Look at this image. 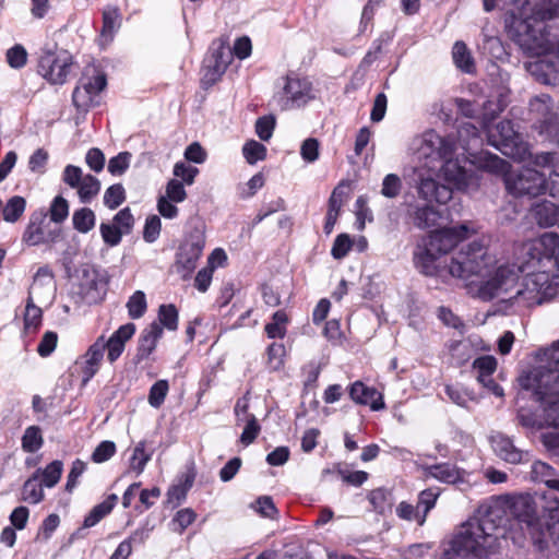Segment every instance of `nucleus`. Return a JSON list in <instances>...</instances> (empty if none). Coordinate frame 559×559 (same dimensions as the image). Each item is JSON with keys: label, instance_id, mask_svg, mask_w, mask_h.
I'll list each match as a JSON object with an SVG mask.
<instances>
[{"label": "nucleus", "instance_id": "1", "mask_svg": "<svg viewBox=\"0 0 559 559\" xmlns=\"http://www.w3.org/2000/svg\"><path fill=\"white\" fill-rule=\"evenodd\" d=\"M416 269L427 276L445 275L463 281L468 294L481 301H496L500 311L538 304L550 296L554 286L548 275L532 274L519 282L520 269L500 261L483 239L462 246L448 261L430 245L414 253Z\"/></svg>", "mask_w": 559, "mask_h": 559}, {"label": "nucleus", "instance_id": "2", "mask_svg": "<svg viewBox=\"0 0 559 559\" xmlns=\"http://www.w3.org/2000/svg\"><path fill=\"white\" fill-rule=\"evenodd\" d=\"M504 27L531 60L539 63L558 55L559 38L549 32V22L559 21V0H506L503 4Z\"/></svg>", "mask_w": 559, "mask_h": 559}, {"label": "nucleus", "instance_id": "3", "mask_svg": "<svg viewBox=\"0 0 559 559\" xmlns=\"http://www.w3.org/2000/svg\"><path fill=\"white\" fill-rule=\"evenodd\" d=\"M520 249L523 255L530 257V260L532 261L536 260L538 265L537 270L527 272L526 274L523 275L525 271L524 262L518 263L509 259L498 257L497 259L500 261H508L519 266V282H523L527 276L532 274L544 273L548 275L550 284L554 286V289L551 295L546 297V299L542 300L540 302L524 308L502 311L506 314L521 313L532 308L542 306L555 299L556 296L559 294V236L556 233H545L536 239L525 241L524 243L521 245Z\"/></svg>", "mask_w": 559, "mask_h": 559}, {"label": "nucleus", "instance_id": "4", "mask_svg": "<svg viewBox=\"0 0 559 559\" xmlns=\"http://www.w3.org/2000/svg\"><path fill=\"white\" fill-rule=\"evenodd\" d=\"M518 382L523 390L532 392L542 408L549 400L559 397V341L539 354L536 366L523 371Z\"/></svg>", "mask_w": 559, "mask_h": 559}, {"label": "nucleus", "instance_id": "5", "mask_svg": "<svg viewBox=\"0 0 559 559\" xmlns=\"http://www.w3.org/2000/svg\"><path fill=\"white\" fill-rule=\"evenodd\" d=\"M496 526L485 519L473 518L461 525L444 551L442 559L461 557L481 558L487 556L497 544Z\"/></svg>", "mask_w": 559, "mask_h": 559}, {"label": "nucleus", "instance_id": "6", "mask_svg": "<svg viewBox=\"0 0 559 559\" xmlns=\"http://www.w3.org/2000/svg\"><path fill=\"white\" fill-rule=\"evenodd\" d=\"M484 127L487 130L491 145L500 150L502 154L520 162L531 157L532 154L527 143L514 130L511 121H500L495 128H489L487 121H485Z\"/></svg>", "mask_w": 559, "mask_h": 559}, {"label": "nucleus", "instance_id": "7", "mask_svg": "<svg viewBox=\"0 0 559 559\" xmlns=\"http://www.w3.org/2000/svg\"><path fill=\"white\" fill-rule=\"evenodd\" d=\"M314 98L316 90L312 82L308 78L294 73L283 79V84L274 96L277 106L282 110L304 107Z\"/></svg>", "mask_w": 559, "mask_h": 559}, {"label": "nucleus", "instance_id": "8", "mask_svg": "<svg viewBox=\"0 0 559 559\" xmlns=\"http://www.w3.org/2000/svg\"><path fill=\"white\" fill-rule=\"evenodd\" d=\"M504 185L508 193L514 198L533 199L547 191L545 174L528 167L508 173Z\"/></svg>", "mask_w": 559, "mask_h": 559}, {"label": "nucleus", "instance_id": "9", "mask_svg": "<svg viewBox=\"0 0 559 559\" xmlns=\"http://www.w3.org/2000/svg\"><path fill=\"white\" fill-rule=\"evenodd\" d=\"M413 148L418 160H425L428 171H432L435 166L431 164L439 163L441 158L452 155L453 144L435 131L429 130L414 140Z\"/></svg>", "mask_w": 559, "mask_h": 559}, {"label": "nucleus", "instance_id": "10", "mask_svg": "<svg viewBox=\"0 0 559 559\" xmlns=\"http://www.w3.org/2000/svg\"><path fill=\"white\" fill-rule=\"evenodd\" d=\"M73 59L71 53L64 49H46L43 51L38 72L51 84H63L72 69Z\"/></svg>", "mask_w": 559, "mask_h": 559}, {"label": "nucleus", "instance_id": "11", "mask_svg": "<svg viewBox=\"0 0 559 559\" xmlns=\"http://www.w3.org/2000/svg\"><path fill=\"white\" fill-rule=\"evenodd\" d=\"M76 294L86 304L99 302L106 294V281L93 266L83 265L75 277Z\"/></svg>", "mask_w": 559, "mask_h": 559}, {"label": "nucleus", "instance_id": "12", "mask_svg": "<svg viewBox=\"0 0 559 559\" xmlns=\"http://www.w3.org/2000/svg\"><path fill=\"white\" fill-rule=\"evenodd\" d=\"M474 234L476 230L467 224L441 228L430 233L428 245L430 250H436L442 257Z\"/></svg>", "mask_w": 559, "mask_h": 559}, {"label": "nucleus", "instance_id": "13", "mask_svg": "<svg viewBox=\"0 0 559 559\" xmlns=\"http://www.w3.org/2000/svg\"><path fill=\"white\" fill-rule=\"evenodd\" d=\"M204 237L201 233L191 234L179 247L176 259V271L182 278H188L195 270L202 255Z\"/></svg>", "mask_w": 559, "mask_h": 559}, {"label": "nucleus", "instance_id": "14", "mask_svg": "<svg viewBox=\"0 0 559 559\" xmlns=\"http://www.w3.org/2000/svg\"><path fill=\"white\" fill-rule=\"evenodd\" d=\"M61 235L59 227H51L46 221V215H32L23 233L22 241L31 247L55 243Z\"/></svg>", "mask_w": 559, "mask_h": 559}, {"label": "nucleus", "instance_id": "15", "mask_svg": "<svg viewBox=\"0 0 559 559\" xmlns=\"http://www.w3.org/2000/svg\"><path fill=\"white\" fill-rule=\"evenodd\" d=\"M57 284L51 269L41 266L34 275L27 299L37 301L43 306H50L55 300Z\"/></svg>", "mask_w": 559, "mask_h": 559}, {"label": "nucleus", "instance_id": "16", "mask_svg": "<svg viewBox=\"0 0 559 559\" xmlns=\"http://www.w3.org/2000/svg\"><path fill=\"white\" fill-rule=\"evenodd\" d=\"M105 86L106 78L100 73L82 81L72 95L74 106L82 111L88 110L98 103L97 97Z\"/></svg>", "mask_w": 559, "mask_h": 559}, {"label": "nucleus", "instance_id": "17", "mask_svg": "<svg viewBox=\"0 0 559 559\" xmlns=\"http://www.w3.org/2000/svg\"><path fill=\"white\" fill-rule=\"evenodd\" d=\"M233 61V51L229 46L221 45L205 61L202 83L206 86L215 84Z\"/></svg>", "mask_w": 559, "mask_h": 559}, {"label": "nucleus", "instance_id": "18", "mask_svg": "<svg viewBox=\"0 0 559 559\" xmlns=\"http://www.w3.org/2000/svg\"><path fill=\"white\" fill-rule=\"evenodd\" d=\"M104 352V336L102 335L76 360L75 365L79 367L83 384H86L98 372Z\"/></svg>", "mask_w": 559, "mask_h": 559}, {"label": "nucleus", "instance_id": "19", "mask_svg": "<svg viewBox=\"0 0 559 559\" xmlns=\"http://www.w3.org/2000/svg\"><path fill=\"white\" fill-rule=\"evenodd\" d=\"M417 192L419 198L427 201L428 203L437 202L444 204L452 198V190L443 185H438L432 178L431 174L427 177L420 175V180L417 186Z\"/></svg>", "mask_w": 559, "mask_h": 559}, {"label": "nucleus", "instance_id": "20", "mask_svg": "<svg viewBox=\"0 0 559 559\" xmlns=\"http://www.w3.org/2000/svg\"><path fill=\"white\" fill-rule=\"evenodd\" d=\"M524 68L537 82L559 85V51L551 60L539 63H524Z\"/></svg>", "mask_w": 559, "mask_h": 559}, {"label": "nucleus", "instance_id": "21", "mask_svg": "<svg viewBox=\"0 0 559 559\" xmlns=\"http://www.w3.org/2000/svg\"><path fill=\"white\" fill-rule=\"evenodd\" d=\"M490 444L496 455L507 463L520 464L525 460L526 454L518 449L509 437L502 433L492 435Z\"/></svg>", "mask_w": 559, "mask_h": 559}, {"label": "nucleus", "instance_id": "22", "mask_svg": "<svg viewBox=\"0 0 559 559\" xmlns=\"http://www.w3.org/2000/svg\"><path fill=\"white\" fill-rule=\"evenodd\" d=\"M135 333V325L127 323L121 325L108 340L104 337L105 349L107 348V359L110 362L116 361L124 350L126 343Z\"/></svg>", "mask_w": 559, "mask_h": 559}, {"label": "nucleus", "instance_id": "23", "mask_svg": "<svg viewBox=\"0 0 559 559\" xmlns=\"http://www.w3.org/2000/svg\"><path fill=\"white\" fill-rule=\"evenodd\" d=\"M519 418L522 425L527 427L547 426L559 429V397L555 400H549L545 404L539 420L527 416L523 411L520 412Z\"/></svg>", "mask_w": 559, "mask_h": 559}, {"label": "nucleus", "instance_id": "24", "mask_svg": "<svg viewBox=\"0 0 559 559\" xmlns=\"http://www.w3.org/2000/svg\"><path fill=\"white\" fill-rule=\"evenodd\" d=\"M510 513L519 521L532 525L537 519V510L534 498L531 495H518L511 498Z\"/></svg>", "mask_w": 559, "mask_h": 559}, {"label": "nucleus", "instance_id": "25", "mask_svg": "<svg viewBox=\"0 0 559 559\" xmlns=\"http://www.w3.org/2000/svg\"><path fill=\"white\" fill-rule=\"evenodd\" d=\"M352 400L361 405H368L372 411L384 408L383 396L373 388L366 386L362 382H355L349 390Z\"/></svg>", "mask_w": 559, "mask_h": 559}, {"label": "nucleus", "instance_id": "26", "mask_svg": "<svg viewBox=\"0 0 559 559\" xmlns=\"http://www.w3.org/2000/svg\"><path fill=\"white\" fill-rule=\"evenodd\" d=\"M441 160H443L440 169L441 177L457 189L465 188L467 186V171L459 159H453L450 155L447 158H441Z\"/></svg>", "mask_w": 559, "mask_h": 559}, {"label": "nucleus", "instance_id": "27", "mask_svg": "<svg viewBox=\"0 0 559 559\" xmlns=\"http://www.w3.org/2000/svg\"><path fill=\"white\" fill-rule=\"evenodd\" d=\"M163 335V328L157 322H152L141 334L138 356L140 359L147 358L156 348L158 340Z\"/></svg>", "mask_w": 559, "mask_h": 559}, {"label": "nucleus", "instance_id": "28", "mask_svg": "<svg viewBox=\"0 0 559 559\" xmlns=\"http://www.w3.org/2000/svg\"><path fill=\"white\" fill-rule=\"evenodd\" d=\"M427 475L447 484H456L464 480L465 472L450 463H442L429 466Z\"/></svg>", "mask_w": 559, "mask_h": 559}, {"label": "nucleus", "instance_id": "29", "mask_svg": "<svg viewBox=\"0 0 559 559\" xmlns=\"http://www.w3.org/2000/svg\"><path fill=\"white\" fill-rule=\"evenodd\" d=\"M120 26V14L117 8L115 7H107L103 11V27L100 32V44L103 46L108 45L112 37L115 32Z\"/></svg>", "mask_w": 559, "mask_h": 559}, {"label": "nucleus", "instance_id": "30", "mask_svg": "<svg viewBox=\"0 0 559 559\" xmlns=\"http://www.w3.org/2000/svg\"><path fill=\"white\" fill-rule=\"evenodd\" d=\"M531 112L535 116L536 123L542 124V120H551V118L557 117L555 104L550 96L540 95L535 97L531 104Z\"/></svg>", "mask_w": 559, "mask_h": 559}, {"label": "nucleus", "instance_id": "31", "mask_svg": "<svg viewBox=\"0 0 559 559\" xmlns=\"http://www.w3.org/2000/svg\"><path fill=\"white\" fill-rule=\"evenodd\" d=\"M413 223L416 227L425 229L436 226L441 217V214L430 204L425 206H416L411 212Z\"/></svg>", "mask_w": 559, "mask_h": 559}, {"label": "nucleus", "instance_id": "32", "mask_svg": "<svg viewBox=\"0 0 559 559\" xmlns=\"http://www.w3.org/2000/svg\"><path fill=\"white\" fill-rule=\"evenodd\" d=\"M38 473H34L23 485L22 500L28 503L37 504L44 500L45 493L41 481L38 483Z\"/></svg>", "mask_w": 559, "mask_h": 559}, {"label": "nucleus", "instance_id": "33", "mask_svg": "<svg viewBox=\"0 0 559 559\" xmlns=\"http://www.w3.org/2000/svg\"><path fill=\"white\" fill-rule=\"evenodd\" d=\"M118 501V496L112 493L105 501L95 506L84 520L85 527L96 525L104 516H106Z\"/></svg>", "mask_w": 559, "mask_h": 559}, {"label": "nucleus", "instance_id": "34", "mask_svg": "<svg viewBox=\"0 0 559 559\" xmlns=\"http://www.w3.org/2000/svg\"><path fill=\"white\" fill-rule=\"evenodd\" d=\"M95 213L87 207L74 211L72 215V224L79 233L86 234L95 227Z\"/></svg>", "mask_w": 559, "mask_h": 559}, {"label": "nucleus", "instance_id": "35", "mask_svg": "<svg viewBox=\"0 0 559 559\" xmlns=\"http://www.w3.org/2000/svg\"><path fill=\"white\" fill-rule=\"evenodd\" d=\"M452 57L455 66L464 72L471 73L474 71V60L463 41H456L452 49Z\"/></svg>", "mask_w": 559, "mask_h": 559}, {"label": "nucleus", "instance_id": "36", "mask_svg": "<svg viewBox=\"0 0 559 559\" xmlns=\"http://www.w3.org/2000/svg\"><path fill=\"white\" fill-rule=\"evenodd\" d=\"M63 471V464L61 461L56 460L48 464L44 469H37L38 478L41 484L47 488L56 486L61 477Z\"/></svg>", "mask_w": 559, "mask_h": 559}, {"label": "nucleus", "instance_id": "37", "mask_svg": "<svg viewBox=\"0 0 559 559\" xmlns=\"http://www.w3.org/2000/svg\"><path fill=\"white\" fill-rule=\"evenodd\" d=\"M26 207V201L20 195H14L8 200L2 210L3 219L8 223H15L23 215Z\"/></svg>", "mask_w": 559, "mask_h": 559}, {"label": "nucleus", "instance_id": "38", "mask_svg": "<svg viewBox=\"0 0 559 559\" xmlns=\"http://www.w3.org/2000/svg\"><path fill=\"white\" fill-rule=\"evenodd\" d=\"M75 189L78 190L81 202L88 203L98 194L100 190V182L96 177L92 175H85L80 186Z\"/></svg>", "mask_w": 559, "mask_h": 559}, {"label": "nucleus", "instance_id": "39", "mask_svg": "<svg viewBox=\"0 0 559 559\" xmlns=\"http://www.w3.org/2000/svg\"><path fill=\"white\" fill-rule=\"evenodd\" d=\"M44 443L41 430L38 426H29L25 429L22 437V449L25 452L33 453L41 448Z\"/></svg>", "mask_w": 559, "mask_h": 559}, {"label": "nucleus", "instance_id": "40", "mask_svg": "<svg viewBox=\"0 0 559 559\" xmlns=\"http://www.w3.org/2000/svg\"><path fill=\"white\" fill-rule=\"evenodd\" d=\"M369 501L372 504L373 510L379 514H385L391 511L392 496L391 492L385 489L378 488L372 490L369 495Z\"/></svg>", "mask_w": 559, "mask_h": 559}, {"label": "nucleus", "instance_id": "41", "mask_svg": "<svg viewBox=\"0 0 559 559\" xmlns=\"http://www.w3.org/2000/svg\"><path fill=\"white\" fill-rule=\"evenodd\" d=\"M242 154L248 164L254 165L259 160L265 159L266 147L255 140H250L242 146Z\"/></svg>", "mask_w": 559, "mask_h": 559}, {"label": "nucleus", "instance_id": "42", "mask_svg": "<svg viewBox=\"0 0 559 559\" xmlns=\"http://www.w3.org/2000/svg\"><path fill=\"white\" fill-rule=\"evenodd\" d=\"M41 308L35 301L27 299L24 312V328L26 331H36L41 323Z\"/></svg>", "mask_w": 559, "mask_h": 559}, {"label": "nucleus", "instance_id": "43", "mask_svg": "<svg viewBox=\"0 0 559 559\" xmlns=\"http://www.w3.org/2000/svg\"><path fill=\"white\" fill-rule=\"evenodd\" d=\"M169 391V384L167 380L156 381L150 389L148 404L154 408H159L164 403Z\"/></svg>", "mask_w": 559, "mask_h": 559}, {"label": "nucleus", "instance_id": "44", "mask_svg": "<svg viewBox=\"0 0 559 559\" xmlns=\"http://www.w3.org/2000/svg\"><path fill=\"white\" fill-rule=\"evenodd\" d=\"M554 475V468L547 463H544L542 461H536L533 463L531 469V477L533 480L545 483L548 487H550L551 481L555 480V478L552 477Z\"/></svg>", "mask_w": 559, "mask_h": 559}, {"label": "nucleus", "instance_id": "45", "mask_svg": "<svg viewBox=\"0 0 559 559\" xmlns=\"http://www.w3.org/2000/svg\"><path fill=\"white\" fill-rule=\"evenodd\" d=\"M147 308L145 294L142 290H136L128 300L127 309L132 319L141 318Z\"/></svg>", "mask_w": 559, "mask_h": 559}, {"label": "nucleus", "instance_id": "46", "mask_svg": "<svg viewBox=\"0 0 559 559\" xmlns=\"http://www.w3.org/2000/svg\"><path fill=\"white\" fill-rule=\"evenodd\" d=\"M69 215V203L68 201L61 197H56L49 207V217L50 221L60 224L67 219Z\"/></svg>", "mask_w": 559, "mask_h": 559}, {"label": "nucleus", "instance_id": "47", "mask_svg": "<svg viewBox=\"0 0 559 559\" xmlns=\"http://www.w3.org/2000/svg\"><path fill=\"white\" fill-rule=\"evenodd\" d=\"M287 316L283 311H276L273 314L272 322L265 325V332L269 337H283L286 333Z\"/></svg>", "mask_w": 559, "mask_h": 559}, {"label": "nucleus", "instance_id": "48", "mask_svg": "<svg viewBox=\"0 0 559 559\" xmlns=\"http://www.w3.org/2000/svg\"><path fill=\"white\" fill-rule=\"evenodd\" d=\"M158 323L170 331L178 326V312L173 305H162L158 310Z\"/></svg>", "mask_w": 559, "mask_h": 559}, {"label": "nucleus", "instance_id": "49", "mask_svg": "<svg viewBox=\"0 0 559 559\" xmlns=\"http://www.w3.org/2000/svg\"><path fill=\"white\" fill-rule=\"evenodd\" d=\"M473 368L477 371V380H485L496 371L497 360L493 356H483L474 360Z\"/></svg>", "mask_w": 559, "mask_h": 559}, {"label": "nucleus", "instance_id": "50", "mask_svg": "<svg viewBox=\"0 0 559 559\" xmlns=\"http://www.w3.org/2000/svg\"><path fill=\"white\" fill-rule=\"evenodd\" d=\"M126 199V191L122 185H112L104 193V204L114 210L118 207Z\"/></svg>", "mask_w": 559, "mask_h": 559}, {"label": "nucleus", "instance_id": "51", "mask_svg": "<svg viewBox=\"0 0 559 559\" xmlns=\"http://www.w3.org/2000/svg\"><path fill=\"white\" fill-rule=\"evenodd\" d=\"M150 459L151 456L145 452V442H139L130 460L131 469L135 471L138 475L141 474Z\"/></svg>", "mask_w": 559, "mask_h": 559}, {"label": "nucleus", "instance_id": "52", "mask_svg": "<svg viewBox=\"0 0 559 559\" xmlns=\"http://www.w3.org/2000/svg\"><path fill=\"white\" fill-rule=\"evenodd\" d=\"M536 129L539 134L559 145V116L552 117L551 120H542V124H536Z\"/></svg>", "mask_w": 559, "mask_h": 559}, {"label": "nucleus", "instance_id": "53", "mask_svg": "<svg viewBox=\"0 0 559 559\" xmlns=\"http://www.w3.org/2000/svg\"><path fill=\"white\" fill-rule=\"evenodd\" d=\"M163 197L175 203L183 202L187 198L183 183L178 179H170L166 185L165 194Z\"/></svg>", "mask_w": 559, "mask_h": 559}, {"label": "nucleus", "instance_id": "54", "mask_svg": "<svg viewBox=\"0 0 559 559\" xmlns=\"http://www.w3.org/2000/svg\"><path fill=\"white\" fill-rule=\"evenodd\" d=\"M285 347L282 344L273 343L267 348V364L270 369L278 370L284 365Z\"/></svg>", "mask_w": 559, "mask_h": 559}, {"label": "nucleus", "instance_id": "55", "mask_svg": "<svg viewBox=\"0 0 559 559\" xmlns=\"http://www.w3.org/2000/svg\"><path fill=\"white\" fill-rule=\"evenodd\" d=\"M243 420L246 421V426L240 436V441L243 444L248 445L252 443L254 439L258 437L261 427L258 424V420L254 415H248V417H246Z\"/></svg>", "mask_w": 559, "mask_h": 559}, {"label": "nucleus", "instance_id": "56", "mask_svg": "<svg viewBox=\"0 0 559 559\" xmlns=\"http://www.w3.org/2000/svg\"><path fill=\"white\" fill-rule=\"evenodd\" d=\"M402 188V181L400 177L395 174H389L384 177L381 188V193L385 198H396Z\"/></svg>", "mask_w": 559, "mask_h": 559}, {"label": "nucleus", "instance_id": "57", "mask_svg": "<svg viewBox=\"0 0 559 559\" xmlns=\"http://www.w3.org/2000/svg\"><path fill=\"white\" fill-rule=\"evenodd\" d=\"M195 516L194 511L189 508L179 510L173 519V530L175 532L182 533L194 522Z\"/></svg>", "mask_w": 559, "mask_h": 559}, {"label": "nucleus", "instance_id": "58", "mask_svg": "<svg viewBox=\"0 0 559 559\" xmlns=\"http://www.w3.org/2000/svg\"><path fill=\"white\" fill-rule=\"evenodd\" d=\"M354 242L347 234L338 235L331 249V254L334 259H343L350 250Z\"/></svg>", "mask_w": 559, "mask_h": 559}, {"label": "nucleus", "instance_id": "59", "mask_svg": "<svg viewBox=\"0 0 559 559\" xmlns=\"http://www.w3.org/2000/svg\"><path fill=\"white\" fill-rule=\"evenodd\" d=\"M275 128V119L272 116H264L255 122V133L262 141H269Z\"/></svg>", "mask_w": 559, "mask_h": 559}, {"label": "nucleus", "instance_id": "60", "mask_svg": "<svg viewBox=\"0 0 559 559\" xmlns=\"http://www.w3.org/2000/svg\"><path fill=\"white\" fill-rule=\"evenodd\" d=\"M7 61L10 67L19 69L27 61V51L22 45H15L7 51Z\"/></svg>", "mask_w": 559, "mask_h": 559}, {"label": "nucleus", "instance_id": "61", "mask_svg": "<svg viewBox=\"0 0 559 559\" xmlns=\"http://www.w3.org/2000/svg\"><path fill=\"white\" fill-rule=\"evenodd\" d=\"M199 170L195 167L186 165L185 163H176L174 166V176L180 178L182 183L191 186Z\"/></svg>", "mask_w": 559, "mask_h": 559}, {"label": "nucleus", "instance_id": "62", "mask_svg": "<svg viewBox=\"0 0 559 559\" xmlns=\"http://www.w3.org/2000/svg\"><path fill=\"white\" fill-rule=\"evenodd\" d=\"M131 155L128 152L119 153L117 156L109 159L108 171L111 175H122L130 164Z\"/></svg>", "mask_w": 559, "mask_h": 559}, {"label": "nucleus", "instance_id": "63", "mask_svg": "<svg viewBox=\"0 0 559 559\" xmlns=\"http://www.w3.org/2000/svg\"><path fill=\"white\" fill-rule=\"evenodd\" d=\"M116 452V444L112 441L100 442L92 454V460L95 463H103L108 461Z\"/></svg>", "mask_w": 559, "mask_h": 559}, {"label": "nucleus", "instance_id": "64", "mask_svg": "<svg viewBox=\"0 0 559 559\" xmlns=\"http://www.w3.org/2000/svg\"><path fill=\"white\" fill-rule=\"evenodd\" d=\"M300 155L304 160L313 163L319 158V142L317 139L305 140L300 147Z\"/></svg>", "mask_w": 559, "mask_h": 559}]
</instances>
